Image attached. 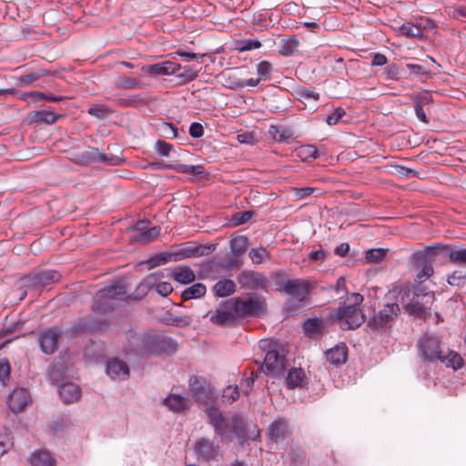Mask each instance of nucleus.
Here are the masks:
<instances>
[{
	"instance_id": "nucleus-48",
	"label": "nucleus",
	"mask_w": 466,
	"mask_h": 466,
	"mask_svg": "<svg viewBox=\"0 0 466 466\" xmlns=\"http://www.w3.org/2000/svg\"><path fill=\"white\" fill-rule=\"evenodd\" d=\"M169 261H176L175 260V254L174 253H159L153 257H151L147 260V264L150 268H156L161 265H164Z\"/></svg>"
},
{
	"instance_id": "nucleus-3",
	"label": "nucleus",
	"mask_w": 466,
	"mask_h": 466,
	"mask_svg": "<svg viewBox=\"0 0 466 466\" xmlns=\"http://www.w3.org/2000/svg\"><path fill=\"white\" fill-rule=\"evenodd\" d=\"M441 339L437 335L424 333L418 340V355L423 362L440 361L446 367L458 370L462 367L463 360L456 352L448 350L447 353L441 348Z\"/></svg>"
},
{
	"instance_id": "nucleus-59",
	"label": "nucleus",
	"mask_w": 466,
	"mask_h": 466,
	"mask_svg": "<svg viewBox=\"0 0 466 466\" xmlns=\"http://www.w3.org/2000/svg\"><path fill=\"white\" fill-rule=\"evenodd\" d=\"M299 154L305 159H316L318 157V149L313 145H306L299 147Z\"/></svg>"
},
{
	"instance_id": "nucleus-7",
	"label": "nucleus",
	"mask_w": 466,
	"mask_h": 466,
	"mask_svg": "<svg viewBox=\"0 0 466 466\" xmlns=\"http://www.w3.org/2000/svg\"><path fill=\"white\" fill-rule=\"evenodd\" d=\"M400 313V308L397 303L386 304L383 309L374 314L367 321V327L378 333H384L396 321Z\"/></svg>"
},
{
	"instance_id": "nucleus-31",
	"label": "nucleus",
	"mask_w": 466,
	"mask_h": 466,
	"mask_svg": "<svg viewBox=\"0 0 466 466\" xmlns=\"http://www.w3.org/2000/svg\"><path fill=\"white\" fill-rule=\"evenodd\" d=\"M164 404L174 412H181L190 407L189 400L179 394H170L164 400Z\"/></svg>"
},
{
	"instance_id": "nucleus-28",
	"label": "nucleus",
	"mask_w": 466,
	"mask_h": 466,
	"mask_svg": "<svg viewBox=\"0 0 466 466\" xmlns=\"http://www.w3.org/2000/svg\"><path fill=\"white\" fill-rule=\"evenodd\" d=\"M58 394L64 403L70 404L80 399L81 390L73 382H64L58 386Z\"/></svg>"
},
{
	"instance_id": "nucleus-45",
	"label": "nucleus",
	"mask_w": 466,
	"mask_h": 466,
	"mask_svg": "<svg viewBox=\"0 0 466 466\" xmlns=\"http://www.w3.org/2000/svg\"><path fill=\"white\" fill-rule=\"evenodd\" d=\"M87 114L97 119H104L112 115L113 110L103 104H92L87 109Z\"/></svg>"
},
{
	"instance_id": "nucleus-25",
	"label": "nucleus",
	"mask_w": 466,
	"mask_h": 466,
	"mask_svg": "<svg viewBox=\"0 0 466 466\" xmlns=\"http://www.w3.org/2000/svg\"><path fill=\"white\" fill-rule=\"evenodd\" d=\"M232 306L229 305V299L226 300L219 309H218L210 317V320L218 325L224 326L232 323L237 316L232 310Z\"/></svg>"
},
{
	"instance_id": "nucleus-51",
	"label": "nucleus",
	"mask_w": 466,
	"mask_h": 466,
	"mask_svg": "<svg viewBox=\"0 0 466 466\" xmlns=\"http://www.w3.org/2000/svg\"><path fill=\"white\" fill-rule=\"evenodd\" d=\"M116 85L119 88L133 89V88L138 87L139 82L136 78H132V77L127 76L125 75H122V76H118V78L116 82Z\"/></svg>"
},
{
	"instance_id": "nucleus-14",
	"label": "nucleus",
	"mask_w": 466,
	"mask_h": 466,
	"mask_svg": "<svg viewBox=\"0 0 466 466\" xmlns=\"http://www.w3.org/2000/svg\"><path fill=\"white\" fill-rule=\"evenodd\" d=\"M293 433L289 420L282 416L277 417L268 426V438L274 443H279L289 438Z\"/></svg>"
},
{
	"instance_id": "nucleus-5",
	"label": "nucleus",
	"mask_w": 466,
	"mask_h": 466,
	"mask_svg": "<svg viewBox=\"0 0 466 466\" xmlns=\"http://www.w3.org/2000/svg\"><path fill=\"white\" fill-rule=\"evenodd\" d=\"M126 295V287L120 282L113 284L98 290L93 299L92 309L95 312H107L117 306V300Z\"/></svg>"
},
{
	"instance_id": "nucleus-2",
	"label": "nucleus",
	"mask_w": 466,
	"mask_h": 466,
	"mask_svg": "<svg viewBox=\"0 0 466 466\" xmlns=\"http://www.w3.org/2000/svg\"><path fill=\"white\" fill-rule=\"evenodd\" d=\"M178 348L177 342L171 337L156 330L143 334L130 333L124 346L126 355L138 357L172 355Z\"/></svg>"
},
{
	"instance_id": "nucleus-1",
	"label": "nucleus",
	"mask_w": 466,
	"mask_h": 466,
	"mask_svg": "<svg viewBox=\"0 0 466 466\" xmlns=\"http://www.w3.org/2000/svg\"><path fill=\"white\" fill-rule=\"evenodd\" d=\"M346 302L339 303L337 309H331L327 319L309 318L302 325L304 335L310 339L320 338L325 329L335 322L339 324L341 329H356L365 322L366 317L360 308L363 296L352 293Z\"/></svg>"
},
{
	"instance_id": "nucleus-33",
	"label": "nucleus",
	"mask_w": 466,
	"mask_h": 466,
	"mask_svg": "<svg viewBox=\"0 0 466 466\" xmlns=\"http://www.w3.org/2000/svg\"><path fill=\"white\" fill-rule=\"evenodd\" d=\"M64 115L56 114L51 110H36L33 113L31 120L33 122L53 125L62 119Z\"/></svg>"
},
{
	"instance_id": "nucleus-64",
	"label": "nucleus",
	"mask_w": 466,
	"mask_h": 466,
	"mask_svg": "<svg viewBox=\"0 0 466 466\" xmlns=\"http://www.w3.org/2000/svg\"><path fill=\"white\" fill-rule=\"evenodd\" d=\"M297 94L300 98L306 99V100H314L318 101L319 99V94L316 92L315 90L307 88V87H301L297 90Z\"/></svg>"
},
{
	"instance_id": "nucleus-27",
	"label": "nucleus",
	"mask_w": 466,
	"mask_h": 466,
	"mask_svg": "<svg viewBox=\"0 0 466 466\" xmlns=\"http://www.w3.org/2000/svg\"><path fill=\"white\" fill-rule=\"evenodd\" d=\"M106 370L107 375L114 380H125L129 376L128 365L117 358L107 361Z\"/></svg>"
},
{
	"instance_id": "nucleus-6",
	"label": "nucleus",
	"mask_w": 466,
	"mask_h": 466,
	"mask_svg": "<svg viewBox=\"0 0 466 466\" xmlns=\"http://www.w3.org/2000/svg\"><path fill=\"white\" fill-rule=\"evenodd\" d=\"M438 256L434 245L427 246L412 254L411 264L418 270L414 282H424L434 274L432 265Z\"/></svg>"
},
{
	"instance_id": "nucleus-57",
	"label": "nucleus",
	"mask_w": 466,
	"mask_h": 466,
	"mask_svg": "<svg viewBox=\"0 0 466 466\" xmlns=\"http://www.w3.org/2000/svg\"><path fill=\"white\" fill-rule=\"evenodd\" d=\"M11 366L7 359L0 360V383L5 384L10 378Z\"/></svg>"
},
{
	"instance_id": "nucleus-32",
	"label": "nucleus",
	"mask_w": 466,
	"mask_h": 466,
	"mask_svg": "<svg viewBox=\"0 0 466 466\" xmlns=\"http://www.w3.org/2000/svg\"><path fill=\"white\" fill-rule=\"evenodd\" d=\"M157 277L156 273H151L142 279V281L137 286L136 296L127 298L130 299H141L147 292L156 285Z\"/></svg>"
},
{
	"instance_id": "nucleus-30",
	"label": "nucleus",
	"mask_w": 466,
	"mask_h": 466,
	"mask_svg": "<svg viewBox=\"0 0 466 466\" xmlns=\"http://www.w3.org/2000/svg\"><path fill=\"white\" fill-rule=\"evenodd\" d=\"M84 356L90 361H100L106 356V345L102 341L90 340L84 348Z\"/></svg>"
},
{
	"instance_id": "nucleus-52",
	"label": "nucleus",
	"mask_w": 466,
	"mask_h": 466,
	"mask_svg": "<svg viewBox=\"0 0 466 466\" xmlns=\"http://www.w3.org/2000/svg\"><path fill=\"white\" fill-rule=\"evenodd\" d=\"M466 281V272L461 270H455L451 274L448 275L447 282L451 286L462 287Z\"/></svg>"
},
{
	"instance_id": "nucleus-58",
	"label": "nucleus",
	"mask_w": 466,
	"mask_h": 466,
	"mask_svg": "<svg viewBox=\"0 0 466 466\" xmlns=\"http://www.w3.org/2000/svg\"><path fill=\"white\" fill-rule=\"evenodd\" d=\"M268 256V253L265 248H251L249 251V257L253 263L259 264L263 259Z\"/></svg>"
},
{
	"instance_id": "nucleus-50",
	"label": "nucleus",
	"mask_w": 466,
	"mask_h": 466,
	"mask_svg": "<svg viewBox=\"0 0 466 466\" xmlns=\"http://www.w3.org/2000/svg\"><path fill=\"white\" fill-rule=\"evenodd\" d=\"M255 215L256 212L251 210L236 212L231 216L230 222L233 226L243 225L250 220Z\"/></svg>"
},
{
	"instance_id": "nucleus-36",
	"label": "nucleus",
	"mask_w": 466,
	"mask_h": 466,
	"mask_svg": "<svg viewBox=\"0 0 466 466\" xmlns=\"http://www.w3.org/2000/svg\"><path fill=\"white\" fill-rule=\"evenodd\" d=\"M173 279L180 284H189L196 279L194 271L188 266H179L172 272Z\"/></svg>"
},
{
	"instance_id": "nucleus-34",
	"label": "nucleus",
	"mask_w": 466,
	"mask_h": 466,
	"mask_svg": "<svg viewBox=\"0 0 466 466\" xmlns=\"http://www.w3.org/2000/svg\"><path fill=\"white\" fill-rule=\"evenodd\" d=\"M404 292L410 294V296L420 298L427 302H432L434 299V294L429 290V287L423 284V282H414L412 287Z\"/></svg>"
},
{
	"instance_id": "nucleus-9",
	"label": "nucleus",
	"mask_w": 466,
	"mask_h": 466,
	"mask_svg": "<svg viewBox=\"0 0 466 466\" xmlns=\"http://www.w3.org/2000/svg\"><path fill=\"white\" fill-rule=\"evenodd\" d=\"M229 305L232 306L231 309L237 318H243L259 314L263 309L264 301L259 297L253 295L246 299L240 298L229 299Z\"/></svg>"
},
{
	"instance_id": "nucleus-62",
	"label": "nucleus",
	"mask_w": 466,
	"mask_h": 466,
	"mask_svg": "<svg viewBox=\"0 0 466 466\" xmlns=\"http://www.w3.org/2000/svg\"><path fill=\"white\" fill-rule=\"evenodd\" d=\"M262 44L259 40L257 39H245L241 43H239V46L238 49L239 52L249 51L253 49H258L261 47Z\"/></svg>"
},
{
	"instance_id": "nucleus-61",
	"label": "nucleus",
	"mask_w": 466,
	"mask_h": 466,
	"mask_svg": "<svg viewBox=\"0 0 466 466\" xmlns=\"http://www.w3.org/2000/svg\"><path fill=\"white\" fill-rule=\"evenodd\" d=\"M222 397L228 403L236 401L239 397L238 387L237 385L227 387V389L224 390Z\"/></svg>"
},
{
	"instance_id": "nucleus-37",
	"label": "nucleus",
	"mask_w": 466,
	"mask_h": 466,
	"mask_svg": "<svg viewBox=\"0 0 466 466\" xmlns=\"http://www.w3.org/2000/svg\"><path fill=\"white\" fill-rule=\"evenodd\" d=\"M299 42L295 35H290L280 40L279 52L283 56H290L298 50Z\"/></svg>"
},
{
	"instance_id": "nucleus-39",
	"label": "nucleus",
	"mask_w": 466,
	"mask_h": 466,
	"mask_svg": "<svg viewBox=\"0 0 466 466\" xmlns=\"http://www.w3.org/2000/svg\"><path fill=\"white\" fill-rule=\"evenodd\" d=\"M305 379V372L302 369L292 368L286 377V383L289 389L301 387Z\"/></svg>"
},
{
	"instance_id": "nucleus-15",
	"label": "nucleus",
	"mask_w": 466,
	"mask_h": 466,
	"mask_svg": "<svg viewBox=\"0 0 466 466\" xmlns=\"http://www.w3.org/2000/svg\"><path fill=\"white\" fill-rule=\"evenodd\" d=\"M403 309L406 313L415 318L426 319L428 315V305L432 302H427L420 298L403 292L401 295Z\"/></svg>"
},
{
	"instance_id": "nucleus-26",
	"label": "nucleus",
	"mask_w": 466,
	"mask_h": 466,
	"mask_svg": "<svg viewBox=\"0 0 466 466\" xmlns=\"http://www.w3.org/2000/svg\"><path fill=\"white\" fill-rule=\"evenodd\" d=\"M349 350L344 342H340L325 352L326 359L333 366H340L348 360Z\"/></svg>"
},
{
	"instance_id": "nucleus-44",
	"label": "nucleus",
	"mask_w": 466,
	"mask_h": 466,
	"mask_svg": "<svg viewBox=\"0 0 466 466\" xmlns=\"http://www.w3.org/2000/svg\"><path fill=\"white\" fill-rule=\"evenodd\" d=\"M248 244V238L246 236L233 238L230 240V248L233 256L239 257L242 255L246 251Z\"/></svg>"
},
{
	"instance_id": "nucleus-40",
	"label": "nucleus",
	"mask_w": 466,
	"mask_h": 466,
	"mask_svg": "<svg viewBox=\"0 0 466 466\" xmlns=\"http://www.w3.org/2000/svg\"><path fill=\"white\" fill-rule=\"evenodd\" d=\"M175 71L176 72L172 75H176V76L179 79V85L189 83L198 77V71L191 66H181L179 65V68L176 69Z\"/></svg>"
},
{
	"instance_id": "nucleus-17",
	"label": "nucleus",
	"mask_w": 466,
	"mask_h": 466,
	"mask_svg": "<svg viewBox=\"0 0 466 466\" xmlns=\"http://www.w3.org/2000/svg\"><path fill=\"white\" fill-rule=\"evenodd\" d=\"M148 167L155 170H175L181 174H194L203 176L206 172L201 165L192 166L186 164H167L163 161H155L148 164Z\"/></svg>"
},
{
	"instance_id": "nucleus-10",
	"label": "nucleus",
	"mask_w": 466,
	"mask_h": 466,
	"mask_svg": "<svg viewBox=\"0 0 466 466\" xmlns=\"http://www.w3.org/2000/svg\"><path fill=\"white\" fill-rule=\"evenodd\" d=\"M60 278L61 274L58 271L46 269L26 275L21 279V282L25 288L42 289L59 281Z\"/></svg>"
},
{
	"instance_id": "nucleus-49",
	"label": "nucleus",
	"mask_w": 466,
	"mask_h": 466,
	"mask_svg": "<svg viewBox=\"0 0 466 466\" xmlns=\"http://www.w3.org/2000/svg\"><path fill=\"white\" fill-rule=\"evenodd\" d=\"M12 439V432L8 429L0 430V457L4 456L13 446Z\"/></svg>"
},
{
	"instance_id": "nucleus-63",
	"label": "nucleus",
	"mask_w": 466,
	"mask_h": 466,
	"mask_svg": "<svg viewBox=\"0 0 466 466\" xmlns=\"http://www.w3.org/2000/svg\"><path fill=\"white\" fill-rule=\"evenodd\" d=\"M413 102L415 106H422L425 105H429L432 102V96L429 91H423L418 95H415L413 97Z\"/></svg>"
},
{
	"instance_id": "nucleus-47",
	"label": "nucleus",
	"mask_w": 466,
	"mask_h": 466,
	"mask_svg": "<svg viewBox=\"0 0 466 466\" xmlns=\"http://www.w3.org/2000/svg\"><path fill=\"white\" fill-rule=\"evenodd\" d=\"M400 31L407 37L421 38L423 35L421 27L410 22L402 24Z\"/></svg>"
},
{
	"instance_id": "nucleus-22",
	"label": "nucleus",
	"mask_w": 466,
	"mask_h": 466,
	"mask_svg": "<svg viewBox=\"0 0 466 466\" xmlns=\"http://www.w3.org/2000/svg\"><path fill=\"white\" fill-rule=\"evenodd\" d=\"M215 246L210 245L209 247L196 246L194 243H187L184 247L175 252V260L179 261L185 258L192 257H201L208 255L210 250H214Z\"/></svg>"
},
{
	"instance_id": "nucleus-13",
	"label": "nucleus",
	"mask_w": 466,
	"mask_h": 466,
	"mask_svg": "<svg viewBox=\"0 0 466 466\" xmlns=\"http://www.w3.org/2000/svg\"><path fill=\"white\" fill-rule=\"evenodd\" d=\"M62 338V331L58 327H49L41 330L38 334L40 350L46 355L54 354L58 349V343Z\"/></svg>"
},
{
	"instance_id": "nucleus-60",
	"label": "nucleus",
	"mask_w": 466,
	"mask_h": 466,
	"mask_svg": "<svg viewBox=\"0 0 466 466\" xmlns=\"http://www.w3.org/2000/svg\"><path fill=\"white\" fill-rule=\"evenodd\" d=\"M406 68L410 71V75L425 76L421 82H426L430 72L426 71L421 66L417 64H406Z\"/></svg>"
},
{
	"instance_id": "nucleus-21",
	"label": "nucleus",
	"mask_w": 466,
	"mask_h": 466,
	"mask_svg": "<svg viewBox=\"0 0 466 466\" xmlns=\"http://www.w3.org/2000/svg\"><path fill=\"white\" fill-rule=\"evenodd\" d=\"M110 327V322L106 319H85L77 325L74 326L73 329L76 332H106Z\"/></svg>"
},
{
	"instance_id": "nucleus-53",
	"label": "nucleus",
	"mask_w": 466,
	"mask_h": 466,
	"mask_svg": "<svg viewBox=\"0 0 466 466\" xmlns=\"http://www.w3.org/2000/svg\"><path fill=\"white\" fill-rule=\"evenodd\" d=\"M261 371H258V370H252L250 372V376L246 377L245 379L242 380L241 386H242V390H243V392L245 395H248L249 392L252 390L255 380L258 377V374Z\"/></svg>"
},
{
	"instance_id": "nucleus-11",
	"label": "nucleus",
	"mask_w": 466,
	"mask_h": 466,
	"mask_svg": "<svg viewBox=\"0 0 466 466\" xmlns=\"http://www.w3.org/2000/svg\"><path fill=\"white\" fill-rule=\"evenodd\" d=\"M206 414L208 423L213 427L215 434L220 438L221 442H231L233 438L228 428V423L220 410L216 406H210L207 408Z\"/></svg>"
},
{
	"instance_id": "nucleus-4",
	"label": "nucleus",
	"mask_w": 466,
	"mask_h": 466,
	"mask_svg": "<svg viewBox=\"0 0 466 466\" xmlns=\"http://www.w3.org/2000/svg\"><path fill=\"white\" fill-rule=\"evenodd\" d=\"M259 348L266 351V354L263 362L256 360L258 371L271 374L277 378L280 377L286 370L287 360L284 348L276 341L268 339L260 340Z\"/></svg>"
},
{
	"instance_id": "nucleus-24",
	"label": "nucleus",
	"mask_w": 466,
	"mask_h": 466,
	"mask_svg": "<svg viewBox=\"0 0 466 466\" xmlns=\"http://www.w3.org/2000/svg\"><path fill=\"white\" fill-rule=\"evenodd\" d=\"M53 74L46 69H37L27 75L17 77L18 86H27L34 85L35 86H44L46 76H51Z\"/></svg>"
},
{
	"instance_id": "nucleus-16",
	"label": "nucleus",
	"mask_w": 466,
	"mask_h": 466,
	"mask_svg": "<svg viewBox=\"0 0 466 466\" xmlns=\"http://www.w3.org/2000/svg\"><path fill=\"white\" fill-rule=\"evenodd\" d=\"M439 256L448 258L451 264L466 266V248H457L452 245L433 244Z\"/></svg>"
},
{
	"instance_id": "nucleus-54",
	"label": "nucleus",
	"mask_w": 466,
	"mask_h": 466,
	"mask_svg": "<svg viewBox=\"0 0 466 466\" xmlns=\"http://www.w3.org/2000/svg\"><path fill=\"white\" fill-rule=\"evenodd\" d=\"M386 256V250L383 248H370L366 252V259L368 262H380Z\"/></svg>"
},
{
	"instance_id": "nucleus-8",
	"label": "nucleus",
	"mask_w": 466,
	"mask_h": 466,
	"mask_svg": "<svg viewBox=\"0 0 466 466\" xmlns=\"http://www.w3.org/2000/svg\"><path fill=\"white\" fill-rule=\"evenodd\" d=\"M72 159L80 166H88L94 162H101L109 166H116L119 163L118 157L107 155L94 147H88L86 150L75 153Z\"/></svg>"
},
{
	"instance_id": "nucleus-43",
	"label": "nucleus",
	"mask_w": 466,
	"mask_h": 466,
	"mask_svg": "<svg viewBox=\"0 0 466 466\" xmlns=\"http://www.w3.org/2000/svg\"><path fill=\"white\" fill-rule=\"evenodd\" d=\"M207 288L202 283H196L189 288H187L181 294L183 300H189L192 299H199L206 294Z\"/></svg>"
},
{
	"instance_id": "nucleus-18",
	"label": "nucleus",
	"mask_w": 466,
	"mask_h": 466,
	"mask_svg": "<svg viewBox=\"0 0 466 466\" xmlns=\"http://www.w3.org/2000/svg\"><path fill=\"white\" fill-rule=\"evenodd\" d=\"M238 282L239 285L248 289H265L267 287L266 277L257 271L253 270H243L238 276Z\"/></svg>"
},
{
	"instance_id": "nucleus-38",
	"label": "nucleus",
	"mask_w": 466,
	"mask_h": 466,
	"mask_svg": "<svg viewBox=\"0 0 466 466\" xmlns=\"http://www.w3.org/2000/svg\"><path fill=\"white\" fill-rule=\"evenodd\" d=\"M236 291V284L233 280L224 279L218 280L213 287V292L217 297H227Z\"/></svg>"
},
{
	"instance_id": "nucleus-20",
	"label": "nucleus",
	"mask_w": 466,
	"mask_h": 466,
	"mask_svg": "<svg viewBox=\"0 0 466 466\" xmlns=\"http://www.w3.org/2000/svg\"><path fill=\"white\" fill-rule=\"evenodd\" d=\"M30 393L25 388H17L12 390L7 397V405L10 410L15 413L22 412L30 403Z\"/></svg>"
},
{
	"instance_id": "nucleus-55",
	"label": "nucleus",
	"mask_w": 466,
	"mask_h": 466,
	"mask_svg": "<svg viewBox=\"0 0 466 466\" xmlns=\"http://www.w3.org/2000/svg\"><path fill=\"white\" fill-rule=\"evenodd\" d=\"M257 73L260 79H268L272 73V65L268 61H261L257 66Z\"/></svg>"
},
{
	"instance_id": "nucleus-42",
	"label": "nucleus",
	"mask_w": 466,
	"mask_h": 466,
	"mask_svg": "<svg viewBox=\"0 0 466 466\" xmlns=\"http://www.w3.org/2000/svg\"><path fill=\"white\" fill-rule=\"evenodd\" d=\"M31 463L33 466H54L55 460L46 451H38L32 453Z\"/></svg>"
},
{
	"instance_id": "nucleus-41",
	"label": "nucleus",
	"mask_w": 466,
	"mask_h": 466,
	"mask_svg": "<svg viewBox=\"0 0 466 466\" xmlns=\"http://www.w3.org/2000/svg\"><path fill=\"white\" fill-rule=\"evenodd\" d=\"M160 235V228L153 227L149 229L139 232L133 237L134 241L140 244H147L156 240Z\"/></svg>"
},
{
	"instance_id": "nucleus-35",
	"label": "nucleus",
	"mask_w": 466,
	"mask_h": 466,
	"mask_svg": "<svg viewBox=\"0 0 466 466\" xmlns=\"http://www.w3.org/2000/svg\"><path fill=\"white\" fill-rule=\"evenodd\" d=\"M231 424H232V431H230L231 434L233 433L241 443L248 441V437L246 432V422L244 419L238 415L234 414L231 417Z\"/></svg>"
},
{
	"instance_id": "nucleus-46",
	"label": "nucleus",
	"mask_w": 466,
	"mask_h": 466,
	"mask_svg": "<svg viewBox=\"0 0 466 466\" xmlns=\"http://www.w3.org/2000/svg\"><path fill=\"white\" fill-rule=\"evenodd\" d=\"M269 133L271 134L273 139L277 142H286L293 135L291 129L288 127H280L274 126L270 127Z\"/></svg>"
},
{
	"instance_id": "nucleus-29",
	"label": "nucleus",
	"mask_w": 466,
	"mask_h": 466,
	"mask_svg": "<svg viewBox=\"0 0 466 466\" xmlns=\"http://www.w3.org/2000/svg\"><path fill=\"white\" fill-rule=\"evenodd\" d=\"M179 68V64L167 60L161 63L145 66L142 70L152 76H167L175 73Z\"/></svg>"
},
{
	"instance_id": "nucleus-12",
	"label": "nucleus",
	"mask_w": 466,
	"mask_h": 466,
	"mask_svg": "<svg viewBox=\"0 0 466 466\" xmlns=\"http://www.w3.org/2000/svg\"><path fill=\"white\" fill-rule=\"evenodd\" d=\"M274 277L275 284L278 286L277 289L284 291L296 299L302 300L309 293L308 285L302 279H289L284 282L281 274L276 273Z\"/></svg>"
},
{
	"instance_id": "nucleus-23",
	"label": "nucleus",
	"mask_w": 466,
	"mask_h": 466,
	"mask_svg": "<svg viewBox=\"0 0 466 466\" xmlns=\"http://www.w3.org/2000/svg\"><path fill=\"white\" fill-rule=\"evenodd\" d=\"M189 388L193 398L198 402H208L211 398V392L205 385V380L198 376L189 379Z\"/></svg>"
},
{
	"instance_id": "nucleus-19",
	"label": "nucleus",
	"mask_w": 466,
	"mask_h": 466,
	"mask_svg": "<svg viewBox=\"0 0 466 466\" xmlns=\"http://www.w3.org/2000/svg\"><path fill=\"white\" fill-rule=\"evenodd\" d=\"M219 446L208 438H200L196 441L195 453L198 460L208 461L218 457Z\"/></svg>"
},
{
	"instance_id": "nucleus-56",
	"label": "nucleus",
	"mask_w": 466,
	"mask_h": 466,
	"mask_svg": "<svg viewBox=\"0 0 466 466\" xmlns=\"http://www.w3.org/2000/svg\"><path fill=\"white\" fill-rule=\"evenodd\" d=\"M173 149V145L165 140L158 139L155 144V150L160 157H168Z\"/></svg>"
}]
</instances>
